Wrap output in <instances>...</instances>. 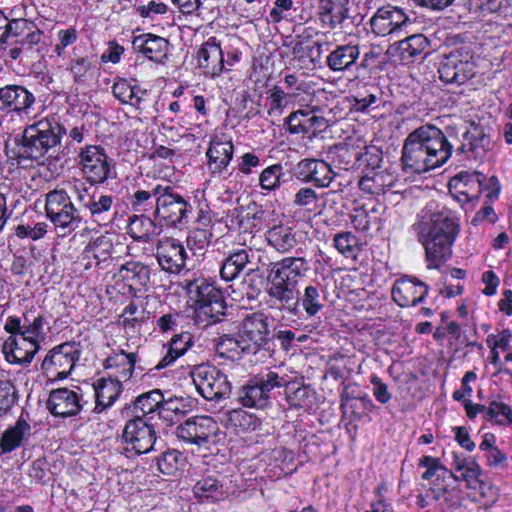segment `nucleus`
I'll return each mask as SVG.
<instances>
[{"mask_svg":"<svg viewBox=\"0 0 512 512\" xmlns=\"http://www.w3.org/2000/svg\"><path fill=\"white\" fill-rule=\"evenodd\" d=\"M454 129L442 131L430 124L422 125L408 134L402 147L403 170L421 174L444 165L451 157L456 139Z\"/></svg>","mask_w":512,"mask_h":512,"instance_id":"f257e3e1","label":"nucleus"},{"mask_svg":"<svg viewBox=\"0 0 512 512\" xmlns=\"http://www.w3.org/2000/svg\"><path fill=\"white\" fill-rule=\"evenodd\" d=\"M65 133V127L57 118H43L27 126L22 134L15 136L11 142H6V154L18 164L23 161H38L51 148L60 144Z\"/></svg>","mask_w":512,"mask_h":512,"instance_id":"f03ea898","label":"nucleus"},{"mask_svg":"<svg viewBox=\"0 0 512 512\" xmlns=\"http://www.w3.org/2000/svg\"><path fill=\"white\" fill-rule=\"evenodd\" d=\"M413 227L425 248L427 267L439 269L452 255V245L459 232L455 219L448 212L441 211L415 223Z\"/></svg>","mask_w":512,"mask_h":512,"instance_id":"7ed1b4c3","label":"nucleus"},{"mask_svg":"<svg viewBox=\"0 0 512 512\" xmlns=\"http://www.w3.org/2000/svg\"><path fill=\"white\" fill-rule=\"evenodd\" d=\"M6 55L19 63L32 62L41 56L44 33L37 25L25 18L12 19L5 31Z\"/></svg>","mask_w":512,"mask_h":512,"instance_id":"20e7f679","label":"nucleus"},{"mask_svg":"<svg viewBox=\"0 0 512 512\" xmlns=\"http://www.w3.org/2000/svg\"><path fill=\"white\" fill-rule=\"evenodd\" d=\"M4 329L10 334L2 345L6 361L27 367L40 349L39 341L21 332V319L18 317H8Z\"/></svg>","mask_w":512,"mask_h":512,"instance_id":"39448f33","label":"nucleus"},{"mask_svg":"<svg viewBox=\"0 0 512 512\" xmlns=\"http://www.w3.org/2000/svg\"><path fill=\"white\" fill-rule=\"evenodd\" d=\"M150 419L145 415H135L125 423L122 441L126 447L121 453L126 457L131 458L155 450L158 434Z\"/></svg>","mask_w":512,"mask_h":512,"instance_id":"423d86ee","label":"nucleus"},{"mask_svg":"<svg viewBox=\"0 0 512 512\" xmlns=\"http://www.w3.org/2000/svg\"><path fill=\"white\" fill-rule=\"evenodd\" d=\"M476 68L475 53L465 44L443 55L438 72L441 81L462 85L476 75Z\"/></svg>","mask_w":512,"mask_h":512,"instance_id":"0eeeda50","label":"nucleus"},{"mask_svg":"<svg viewBox=\"0 0 512 512\" xmlns=\"http://www.w3.org/2000/svg\"><path fill=\"white\" fill-rule=\"evenodd\" d=\"M189 289L194 294L196 315L201 321L216 323L225 315L227 304L221 289L205 279L190 283Z\"/></svg>","mask_w":512,"mask_h":512,"instance_id":"6e6552de","label":"nucleus"},{"mask_svg":"<svg viewBox=\"0 0 512 512\" xmlns=\"http://www.w3.org/2000/svg\"><path fill=\"white\" fill-rule=\"evenodd\" d=\"M158 195L154 214L170 226L187 223L192 205L170 185H156Z\"/></svg>","mask_w":512,"mask_h":512,"instance_id":"1a4fd4ad","label":"nucleus"},{"mask_svg":"<svg viewBox=\"0 0 512 512\" xmlns=\"http://www.w3.org/2000/svg\"><path fill=\"white\" fill-rule=\"evenodd\" d=\"M190 376L198 393L206 400L219 401L228 398L231 393V383L216 366L199 364L190 371Z\"/></svg>","mask_w":512,"mask_h":512,"instance_id":"9d476101","label":"nucleus"},{"mask_svg":"<svg viewBox=\"0 0 512 512\" xmlns=\"http://www.w3.org/2000/svg\"><path fill=\"white\" fill-rule=\"evenodd\" d=\"M45 211L51 222L64 234L76 230L82 221L78 209L64 190H53L46 194Z\"/></svg>","mask_w":512,"mask_h":512,"instance_id":"9b49d317","label":"nucleus"},{"mask_svg":"<svg viewBox=\"0 0 512 512\" xmlns=\"http://www.w3.org/2000/svg\"><path fill=\"white\" fill-rule=\"evenodd\" d=\"M80 350L75 342H65L52 348L44 358L41 369L46 377L52 380L67 378L76 362Z\"/></svg>","mask_w":512,"mask_h":512,"instance_id":"f8f14e48","label":"nucleus"},{"mask_svg":"<svg viewBox=\"0 0 512 512\" xmlns=\"http://www.w3.org/2000/svg\"><path fill=\"white\" fill-rule=\"evenodd\" d=\"M78 157L82 174L91 185L102 184L111 177V166L101 146L87 145L81 148Z\"/></svg>","mask_w":512,"mask_h":512,"instance_id":"ddd939ff","label":"nucleus"},{"mask_svg":"<svg viewBox=\"0 0 512 512\" xmlns=\"http://www.w3.org/2000/svg\"><path fill=\"white\" fill-rule=\"evenodd\" d=\"M309 271L304 257H285L268 264L267 281L297 287L298 280Z\"/></svg>","mask_w":512,"mask_h":512,"instance_id":"4468645a","label":"nucleus"},{"mask_svg":"<svg viewBox=\"0 0 512 512\" xmlns=\"http://www.w3.org/2000/svg\"><path fill=\"white\" fill-rule=\"evenodd\" d=\"M240 336L246 343V354L255 355L260 350H268V318L263 313H253L242 322Z\"/></svg>","mask_w":512,"mask_h":512,"instance_id":"2eb2a0df","label":"nucleus"},{"mask_svg":"<svg viewBox=\"0 0 512 512\" xmlns=\"http://www.w3.org/2000/svg\"><path fill=\"white\" fill-rule=\"evenodd\" d=\"M218 426L210 416H194L188 418L176 428V436L184 442L198 447L209 443L216 434Z\"/></svg>","mask_w":512,"mask_h":512,"instance_id":"dca6fc26","label":"nucleus"},{"mask_svg":"<svg viewBox=\"0 0 512 512\" xmlns=\"http://www.w3.org/2000/svg\"><path fill=\"white\" fill-rule=\"evenodd\" d=\"M411 23L404 9L390 5L379 8L370 19L371 29L378 36L390 35Z\"/></svg>","mask_w":512,"mask_h":512,"instance_id":"f3484780","label":"nucleus"},{"mask_svg":"<svg viewBox=\"0 0 512 512\" xmlns=\"http://www.w3.org/2000/svg\"><path fill=\"white\" fill-rule=\"evenodd\" d=\"M156 258L162 270L177 274L185 267L187 253L179 240L166 237L156 245Z\"/></svg>","mask_w":512,"mask_h":512,"instance_id":"a211bd4d","label":"nucleus"},{"mask_svg":"<svg viewBox=\"0 0 512 512\" xmlns=\"http://www.w3.org/2000/svg\"><path fill=\"white\" fill-rule=\"evenodd\" d=\"M297 179L312 183L318 188H326L333 181L336 174L331 168V164L324 160L307 158L298 162L295 168Z\"/></svg>","mask_w":512,"mask_h":512,"instance_id":"6ab92c4d","label":"nucleus"},{"mask_svg":"<svg viewBox=\"0 0 512 512\" xmlns=\"http://www.w3.org/2000/svg\"><path fill=\"white\" fill-rule=\"evenodd\" d=\"M428 286L415 277H402L392 287V298L401 307H411L424 301Z\"/></svg>","mask_w":512,"mask_h":512,"instance_id":"aec40b11","label":"nucleus"},{"mask_svg":"<svg viewBox=\"0 0 512 512\" xmlns=\"http://www.w3.org/2000/svg\"><path fill=\"white\" fill-rule=\"evenodd\" d=\"M291 54L299 68H314L322 59V43L314 41L310 34L296 35L291 42Z\"/></svg>","mask_w":512,"mask_h":512,"instance_id":"412c9836","label":"nucleus"},{"mask_svg":"<svg viewBox=\"0 0 512 512\" xmlns=\"http://www.w3.org/2000/svg\"><path fill=\"white\" fill-rule=\"evenodd\" d=\"M35 103L32 92L21 85H6L0 88V110L18 115L28 114Z\"/></svg>","mask_w":512,"mask_h":512,"instance_id":"4be33fe9","label":"nucleus"},{"mask_svg":"<svg viewBox=\"0 0 512 512\" xmlns=\"http://www.w3.org/2000/svg\"><path fill=\"white\" fill-rule=\"evenodd\" d=\"M46 405L51 414L63 418L77 415L82 408L78 394L68 388L52 390Z\"/></svg>","mask_w":512,"mask_h":512,"instance_id":"5701e85b","label":"nucleus"},{"mask_svg":"<svg viewBox=\"0 0 512 512\" xmlns=\"http://www.w3.org/2000/svg\"><path fill=\"white\" fill-rule=\"evenodd\" d=\"M115 277L127 282L130 291L144 293L150 288L151 268L140 261L131 260L120 266Z\"/></svg>","mask_w":512,"mask_h":512,"instance_id":"b1692460","label":"nucleus"},{"mask_svg":"<svg viewBox=\"0 0 512 512\" xmlns=\"http://www.w3.org/2000/svg\"><path fill=\"white\" fill-rule=\"evenodd\" d=\"M287 130L291 134H313L322 132L327 127V120L315 114L313 110H297L286 118Z\"/></svg>","mask_w":512,"mask_h":512,"instance_id":"393cba45","label":"nucleus"},{"mask_svg":"<svg viewBox=\"0 0 512 512\" xmlns=\"http://www.w3.org/2000/svg\"><path fill=\"white\" fill-rule=\"evenodd\" d=\"M234 145L231 139L222 136H215L209 143L206 151L208 158V167L213 174H222L232 160Z\"/></svg>","mask_w":512,"mask_h":512,"instance_id":"a878e982","label":"nucleus"},{"mask_svg":"<svg viewBox=\"0 0 512 512\" xmlns=\"http://www.w3.org/2000/svg\"><path fill=\"white\" fill-rule=\"evenodd\" d=\"M196 59L199 68L211 77L220 75L224 70L223 51L214 37L209 38L200 46L196 53Z\"/></svg>","mask_w":512,"mask_h":512,"instance_id":"bb28decb","label":"nucleus"},{"mask_svg":"<svg viewBox=\"0 0 512 512\" xmlns=\"http://www.w3.org/2000/svg\"><path fill=\"white\" fill-rule=\"evenodd\" d=\"M113 242L109 236L101 235L91 240L82 252V259L86 261L85 269L93 265L100 269L108 267L112 259Z\"/></svg>","mask_w":512,"mask_h":512,"instance_id":"cd10ccee","label":"nucleus"},{"mask_svg":"<svg viewBox=\"0 0 512 512\" xmlns=\"http://www.w3.org/2000/svg\"><path fill=\"white\" fill-rule=\"evenodd\" d=\"M348 4L349 0H320L318 17L322 26L331 30L342 28L349 18Z\"/></svg>","mask_w":512,"mask_h":512,"instance_id":"c85d7f7f","label":"nucleus"},{"mask_svg":"<svg viewBox=\"0 0 512 512\" xmlns=\"http://www.w3.org/2000/svg\"><path fill=\"white\" fill-rule=\"evenodd\" d=\"M134 50L142 53L149 60L163 63L167 59L169 41L151 33L141 34L132 41Z\"/></svg>","mask_w":512,"mask_h":512,"instance_id":"c756f323","label":"nucleus"},{"mask_svg":"<svg viewBox=\"0 0 512 512\" xmlns=\"http://www.w3.org/2000/svg\"><path fill=\"white\" fill-rule=\"evenodd\" d=\"M359 57L360 47L358 44L338 45L327 56L326 65L331 71L336 73L350 71L357 65Z\"/></svg>","mask_w":512,"mask_h":512,"instance_id":"7c9ffc66","label":"nucleus"},{"mask_svg":"<svg viewBox=\"0 0 512 512\" xmlns=\"http://www.w3.org/2000/svg\"><path fill=\"white\" fill-rule=\"evenodd\" d=\"M267 294L274 304L287 312L289 315L296 316L300 313L299 309V290L297 287L268 282Z\"/></svg>","mask_w":512,"mask_h":512,"instance_id":"2f4dec72","label":"nucleus"},{"mask_svg":"<svg viewBox=\"0 0 512 512\" xmlns=\"http://www.w3.org/2000/svg\"><path fill=\"white\" fill-rule=\"evenodd\" d=\"M96 405L94 411L102 412L110 407L119 397L122 391V384L119 379L100 378L94 383Z\"/></svg>","mask_w":512,"mask_h":512,"instance_id":"473e14b6","label":"nucleus"},{"mask_svg":"<svg viewBox=\"0 0 512 512\" xmlns=\"http://www.w3.org/2000/svg\"><path fill=\"white\" fill-rule=\"evenodd\" d=\"M137 356L135 353H125L121 350L107 357L103 363L105 369H115L110 375L113 379H119L120 382L130 379L135 370Z\"/></svg>","mask_w":512,"mask_h":512,"instance_id":"72a5a7b5","label":"nucleus"},{"mask_svg":"<svg viewBox=\"0 0 512 512\" xmlns=\"http://www.w3.org/2000/svg\"><path fill=\"white\" fill-rule=\"evenodd\" d=\"M251 249H239L229 253L222 261L220 276L224 281L236 279L250 263Z\"/></svg>","mask_w":512,"mask_h":512,"instance_id":"f704fd0d","label":"nucleus"},{"mask_svg":"<svg viewBox=\"0 0 512 512\" xmlns=\"http://www.w3.org/2000/svg\"><path fill=\"white\" fill-rule=\"evenodd\" d=\"M268 244L279 253L289 252L297 245L296 232L285 225H275L265 234Z\"/></svg>","mask_w":512,"mask_h":512,"instance_id":"c9c22d12","label":"nucleus"},{"mask_svg":"<svg viewBox=\"0 0 512 512\" xmlns=\"http://www.w3.org/2000/svg\"><path fill=\"white\" fill-rule=\"evenodd\" d=\"M194 344V337L190 332H181L175 334L170 342L166 355L156 365V369L160 370L172 364L179 357L183 356Z\"/></svg>","mask_w":512,"mask_h":512,"instance_id":"e433bc0d","label":"nucleus"},{"mask_svg":"<svg viewBox=\"0 0 512 512\" xmlns=\"http://www.w3.org/2000/svg\"><path fill=\"white\" fill-rule=\"evenodd\" d=\"M429 40L423 34H413L398 42L400 59L405 62H413L417 58H423L428 54Z\"/></svg>","mask_w":512,"mask_h":512,"instance_id":"4c0bfd02","label":"nucleus"},{"mask_svg":"<svg viewBox=\"0 0 512 512\" xmlns=\"http://www.w3.org/2000/svg\"><path fill=\"white\" fill-rule=\"evenodd\" d=\"M112 93L122 104H129L137 110H142L143 96L147 94L137 85H131L125 79H119L112 86Z\"/></svg>","mask_w":512,"mask_h":512,"instance_id":"58836bf2","label":"nucleus"},{"mask_svg":"<svg viewBox=\"0 0 512 512\" xmlns=\"http://www.w3.org/2000/svg\"><path fill=\"white\" fill-rule=\"evenodd\" d=\"M394 183V177L387 170H377L365 173L359 180V188L369 194H382L385 189L391 187Z\"/></svg>","mask_w":512,"mask_h":512,"instance_id":"ea45409f","label":"nucleus"},{"mask_svg":"<svg viewBox=\"0 0 512 512\" xmlns=\"http://www.w3.org/2000/svg\"><path fill=\"white\" fill-rule=\"evenodd\" d=\"M238 394L242 405L248 408L264 409L271 404L270 397L254 382V377L241 387Z\"/></svg>","mask_w":512,"mask_h":512,"instance_id":"a19ab883","label":"nucleus"},{"mask_svg":"<svg viewBox=\"0 0 512 512\" xmlns=\"http://www.w3.org/2000/svg\"><path fill=\"white\" fill-rule=\"evenodd\" d=\"M128 233L135 241L145 243L150 242L158 234L156 224L145 214L130 218Z\"/></svg>","mask_w":512,"mask_h":512,"instance_id":"79ce46f5","label":"nucleus"},{"mask_svg":"<svg viewBox=\"0 0 512 512\" xmlns=\"http://www.w3.org/2000/svg\"><path fill=\"white\" fill-rule=\"evenodd\" d=\"M327 157L331 163L343 170L357 168L358 151L345 143H338L328 149Z\"/></svg>","mask_w":512,"mask_h":512,"instance_id":"37998d69","label":"nucleus"},{"mask_svg":"<svg viewBox=\"0 0 512 512\" xmlns=\"http://www.w3.org/2000/svg\"><path fill=\"white\" fill-rule=\"evenodd\" d=\"M299 308L302 307L306 319L315 318L324 308L325 297L321 295L319 285H307L303 293L299 292Z\"/></svg>","mask_w":512,"mask_h":512,"instance_id":"c03bdc74","label":"nucleus"},{"mask_svg":"<svg viewBox=\"0 0 512 512\" xmlns=\"http://www.w3.org/2000/svg\"><path fill=\"white\" fill-rule=\"evenodd\" d=\"M31 427L23 419H19L15 426L8 428L0 439L2 453H8L21 445L23 439L30 435Z\"/></svg>","mask_w":512,"mask_h":512,"instance_id":"a18cd8bd","label":"nucleus"},{"mask_svg":"<svg viewBox=\"0 0 512 512\" xmlns=\"http://www.w3.org/2000/svg\"><path fill=\"white\" fill-rule=\"evenodd\" d=\"M464 141H468V150L472 156L482 157L490 146V138L482 126L472 123L471 128L463 133Z\"/></svg>","mask_w":512,"mask_h":512,"instance_id":"49530a36","label":"nucleus"},{"mask_svg":"<svg viewBox=\"0 0 512 512\" xmlns=\"http://www.w3.org/2000/svg\"><path fill=\"white\" fill-rule=\"evenodd\" d=\"M333 246L345 258L356 260L362 251L359 238L350 231H341L334 235Z\"/></svg>","mask_w":512,"mask_h":512,"instance_id":"de8ad7c7","label":"nucleus"},{"mask_svg":"<svg viewBox=\"0 0 512 512\" xmlns=\"http://www.w3.org/2000/svg\"><path fill=\"white\" fill-rule=\"evenodd\" d=\"M215 351L222 358L239 359L242 354H246V343L241 337L224 334L218 338Z\"/></svg>","mask_w":512,"mask_h":512,"instance_id":"09e8293b","label":"nucleus"},{"mask_svg":"<svg viewBox=\"0 0 512 512\" xmlns=\"http://www.w3.org/2000/svg\"><path fill=\"white\" fill-rule=\"evenodd\" d=\"M156 185L150 190L137 189L128 196V202L131 209L140 214L155 210L156 201L159 194L155 193Z\"/></svg>","mask_w":512,"mask_h":512,"instance_id":"8fccbe9b","label":"nucleus"},{"mask_svg":"<svg viewBox=\"0 0 512 512\" xmlns=\"http://www.w3.org/2000/svg\"><path fill=\"white\" fill-rule=\"evenodd\" d=\"M189 410V404L183 397H163L159 417L171 423L180 420Z\"/></svg>","mask_w":512,"mask_h":512,"instance_id":"3c124183","label":"nucleus"},{"mask_svg":"<svg viewBox=\"0 0 512 512\" xmlns=\"http://www.w3.org/2000/svg\"><path fill=\"white\" fill-rule=\"evenodd\" d=\"M455 471L456 473L450 472V477L456 481H465L467 488L472 489L476 487L475 485L479 486L482 470L474 460L462 461L455 466Z\"/></svg>","mask_w":512,"mask_h":512,"instance_id":"603ef678","label":"nucleus"},{"mask_svg":"<svg viewBox=\"0 0 512 512\" xmlns=\"http://www.w3.org/2000/svg\"><path fill=\"white\" fill-rule=\"evenodd\" d=\"M163 393L159 389H154L143 393L136 397L133 402V407L136 411H140V415H145L148 417L149 414L158 412L161 410V405L163 401Z\"/></svg>","mask_w":512,"mask_h":512,"instance_id":"864d4df0","label":"nucleus"},{"mask_svg":"<svg viewBox=\"0 0 512 512\" xmlns=\"http://www.w3.org/2000/svg\"><path fill=\"white\" fill-rule=\"evenodd\" d=\"M94 62V56L89 55L71 59L69 70L76 83L86 82L93 77L96 69Z\"/></svg>","mask_w":512,"mask_h":512,"instance_id":"5fc2aeb1","label":"nucleus"},{"mask_svg":"<svg viewBox=\"0 0 512 512\" xmlns=\"http://www.w3.org/2000/svg\"><path fill=\"white\" fill-rule=\"evenodd\" d=\"M383 154L376 146H366L364 152L358 151L357 168L365 173L382 169Z\"/></svg>","mask_w":512,"mask_h":512,"instance_id":"6e6d98bb","label":"nucleus"},{"mask_svg":"<svg viewBox=\"0 0 512 512\" xmlns=\"http://www.w3.org/2000/svg\"><path fill=\"white\" fill-rule=\"evenodd\" d=\"M254 382L261 387L265 395L271 398V392L275 388L286 386L287 381L284 376H280L277 372L267 369L253 376Z\"/></svg>","mask_w":512,"mask_h":512,"instance_id":"4d7b16f0","label":"nucleus"},{"mask_svg":"<svg viewBox=\"0 0 512 512\" xmlns=\"http://www.w3.org/2000/svg\"><path fill=\"white\" fill-rule=\"evenodd\" d=\"M181 461V452L168 449L156 458L157 470L163 475L172 476L178 471Z\"/></svg>","mask_w":512,"mask_h":512,"instance_id":"13d9d810","label":"nucleus"},{"mask_svg":"<svg viewBox=\"0 0 512 512\" xmlns=\"http://www.w3.org/2000/svg\"><path fill=\"white\" fill-rule=\"evenodd\" d=\"M450 180H457L462 185V187H464V189H470V192L475 194V198L479 199L480 194L484 189L483 182L485 180V176L478 171L473 173L462 171L452 177Z\"/></svg>","mask_w":512,"mask_h":512,"instance_id":"bf43d9fd","label":"nucleus"},{"mask_svg":"<svg viewBox=\"0 0 512 512\" xmlns=\"http://www.w3.org/2000/svg\"><path fill=\"white\" fill-rule=\"evenodd\" d=\"M484 418L498 425L512 424V409L503 402L492 401L487 407V416Z\"/></svg>","mask_w":512,"mask_h":512,"instance_id":"052dcab7","label":"nucleus"},{"mask_svg":"<svg viewBox=\"0 0 512 512\" xmlns=\"http://www.w3.org/2000/svg\"><path fill=\"white\" fill-rule=\"evenodd\" d=\"M283 175L281 164L271 165L260 173L259 184L263 190L274 191L280 186Z\"/></svg>","mask_w":512,"mask_h":512,"instance_id":"680f3d73","label":"nucleus"},{"mask_svg":"<svg viewBox=\"0 0 512 512\" xmlns=\"http://www.w3.org/2000/svg\"><path fill=\"white\" fill-rule=\"evenodd\" d=\"M419 466L426 467V471L422 474V478L424 480H430L433 477H437V480L440 478L445 479L447 474L450 475V471L445 468L439 459L431 457V456H423L419 460Z\"/></svg>","mask_w":512,"mask_h":512,"instance_id":"e2e57ef3","label":"nucleus"},{"mask_svg":"<svg viewBox=\"0 0 512 512\" xmlns=\"http://www.w3.org/2000/svg\"><path fill=\"white\" fill-rule=\"evenodd\" d=\"M219 481L212 477L199 480L193 487L194 495L199 500L214 498L220 493Z\"/></svg>","mask_w":512,"mask_h":512,"instance_id":"0e129e2a","label":"nucleus"},{"mask_svg":"<svg viewBox=\"0 0 512 512\" xmlns=\"http://www.w3.org/2000/svg\"><path fill=\"white\" fill-rule=\"evenodd\" d=\"M18 397V391L11 381H0V411L8 412L16 404Z\"/></svg>","mask_w":512,"mask_h":512,"instance_id":"69168bd1","label":"nucleus"},{"mask_svg":"<svg viewBox=\"0 0 512 512\" xmlns=\"http://www.w3.org/2000/svg\"><path fill=\"white\" fill-rule=\"evenodd\" d=\"M45 318L42 315L34 317L31 321L27 315H24V320H21V332L28 335L31 339L40 342V338H43V326Z\"/></svg>","mask_w":512,"mask_h":512,"instance_id":"338daca9","label":"nucleus"},{"mask_svg":"<svg viewBox=\"0 0 512 512\" xmlns=\"http://www.w3.org/2000/svg\"><path fill=\"white\" fill-rule=\"evenodd\" d=\"M270 109L269 114L273 112L281 113L282 110L287 107L293 100V95L286 93L281 87L274 86L270 90Z\"/></svg>","mask_w":512,"mask_h":512,"instance_id":"774afa93","label":"nucleus"}]
</instances>
